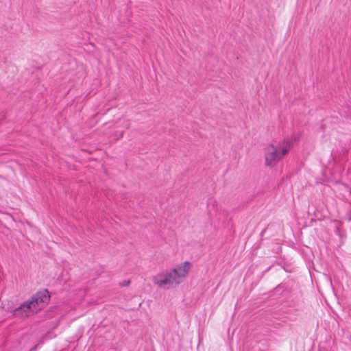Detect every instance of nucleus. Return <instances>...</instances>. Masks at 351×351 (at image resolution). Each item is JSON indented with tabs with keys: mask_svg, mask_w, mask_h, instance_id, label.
Returning <instances> with one entry per match:
<instances>
[{
	"mask_svg": "<svg viewBox=\"0 0 351 351\" xmlns=\"http://www.w3.org/2000/svg\"><path fill=\"white\" fill-rule=\"evenodd\" d=\"M50 295L47 289L37 292L29 300L23 302L13 310L12 314L17 317H27L43 308L49 302Z\"/></svg>",
	"mask_w": 351,
	"mask_h": 351,
	"instance_id": "nucleus-1",
	"label": "nucleus"
},
{
	"mask_svg": "<svg viewBox=\"0 0 351 351\" xmlns=\"http://www.w3.org/2000/svg\"><path fill=\"white\" fill-rule=\"evenodd\" d=\"M119 123H120L121 126L123 128H124V129H125V130L128 129L130 127V122L129 120H125V119L119 120Z\"/></svg>",
	"mask_w": 351,
	"mask_h": 351,
	"instance_id": "nucleus-4",
	"label": "nucleus"
},
{
	"mask_svg": "<svg viewBox=\"0 0 351 351\" xmlns=\"http://www.w3.org/2000/svg\"><path fill=\"white\" fill-rule=\"evenodd\" d=\"M130 282V280H128V281H127V282H125L122 285V286H128V285H129Z\"/></svg>",
	"mask_w": 351,
	"mask_h": 351,
	"instance_id": "nucleus-5",
	"label": "nucleus"
},
{
	"mask_svg": "<svg viewBox=\"0 0 351 351\" xmlns=\"http://www.w3.org/2000/svg\"><path fill=\"white\" fill-rule=\"evenodd\" d=\"M123 134V131H122V132H121V134H120V136H119V137H122Z\"/></svg>",
	"mask_w": 351,
	"mask_h": 351,
	"instance_id": "nucleus-6",
	"label": "nucleus"
},
{
	"mask_svg": "<svg viewBox=\"0 0 351 351\" xmlns=\"http://www.w3.org/2000/svg\"><path fill=\"white\" fill-rule=\"evenodd\" d=\"M191 269V263L184 261L166 274H160L153 278V282L160 287L169 288L181 282L180 279L185 278Z\"/></svg>",
	"mask_w": 351,
	"mask_h": 351,
	"instance_id": "nucleus-2",
	"label": "nucleus"
},
{
	"mask_svg": "<svg viewBox=\"0 0 351 351\" xmlns=\"http://www.w3.org/2000/svg\"><path fill=\"white\" fill-rule=\"evenodd\" d=\"M292 145L289 140H283L277 145L269 144L264 148L265 165L274 167L287 155Z\"/></svg>",
	"mask_w": 351,
	"mask_h": 351,
	"instance_id": "nucleus-3",
	"label": "nucleus"
}]
</instances>
